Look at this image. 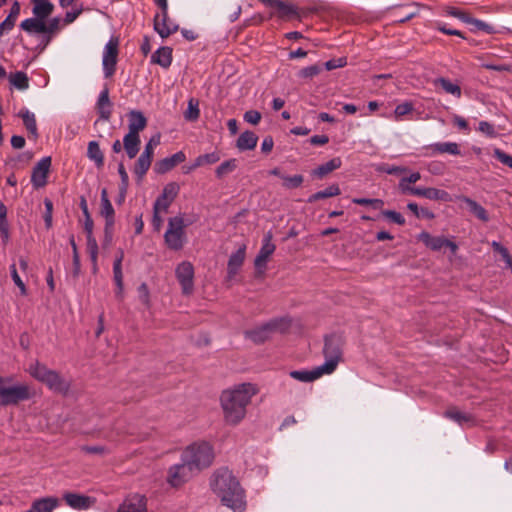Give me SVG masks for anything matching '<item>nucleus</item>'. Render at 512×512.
<instances>
[{"label": "nucleus", "mask_w": 512, "mask_h": 512, "mask_svg": "<svg viewBox=\"0 0 512 512\" xmlns=\"http://www.w3.org/2000/svg\"><path fill=\"white\" fill-rule=\"evenodd\" d=\"M258 392V387L252 383H241L224 390L220 396L224 421L228 425H238L245 418L247 406Z\"/></svg>", "instance_id": "nucleus-1"}, {"label": "nucleus", "mask_w": 512, "mask_h": 512, "mask_svg": "<svg viewBox=\"0 0 512 512\" xmlns=\"http://www.w3.org/2000/svg\"><path fill=\"white\" fill-rule=\"evenodd\" d=\"M210 487L224 506L234 512L245 511L247 506L245 491L229 469H217L210 478Z\"/></svg>", "instance_id": "nucleus-2"}, {"label": "nucleus", "mask_w": 512, "mask_h": 512, "mask_svg": "<svg viewBox=\"0 0 512 512\" xmlns=\"http://www.w3.org/2000/svg\"><path fill=\"white\" fill-rule=\"evenodd\" d=\"M29 374L37 381L45 384L51 391L61 395H67L71 383L63 378L56 370L49 369L46 365L35 361L29 365Z\"/></svg>", "instance_id": "nucleus-3"}, {"label": "nucleus", "mask_w": 512, "mask_h": 512, "mask_svg": "<svg viewBox=\"0 0 512 512\" xmlns=\"http://www.w3.org/2000/svg\"><path fill=\"white\" fill-rule=\"evenodd\" d=\"M213 459V448L207 442L193 443L181 454V461H186L197 472L209 467Z\"/></svg>", "instance_id": "nucleus-4"}, {"label": "nucleus", "mask_w": 512, "mask_h": 512, "mask_svg": "<svg viewBox=\"0 0 512 512\" xmlns=\"http://www.w3.org/2000/svg\"><path fill=\"white\" fill-rule=\"evenodd\" d=\"M11 381L12 377L0 376V406L17 405L33 396L27 384L8 386L7 384Z\"/></svg>", "instance_id": "nucleus-5"}, {"label": "nucleus", "mask_w": 512, "mask_h": 512, "mask_svg": "<svg viewBox=\"0 0 512 512\" xmlns=\"http://www.w3.org/2000/svg\"><path fill=\"white\" fill-rule=\"evenodd\" d=\"M342 346L343 341L340 336L333 334L325 337L323 348L325 362L320 367L326 374H331L336 370L342 357Z\"/></svg>", "instance_id": "nucleus-6"}, {"label": "nucleus", "mask_w": 512, "mask_h": 512, "mask_svg": "<svg viewBox=\"0 0 512 512\" xmlns=\"http://www.w3.org/2000/svg\"><path fill=\"white\" fill-rule=\"evenodd\" d=\"M184 219L180 216L172 217L168 221V228L164 234L167 247L171 250H181L186 242Z\"/></svg>", "instance_id": "nucleus-7"}, {"label": "nucleus", "mask_w": 512, "mask_h": 512, "mask_svg": "<svg viewBox=\"0 0 512 512\" xmlns=\"http://www.w3.org/2000/svg\"><path fill=\"white\" fill-rule=\"evenodd\" d=\"M290 324L291 321L288 318H277L267 322L261 327L246 332V335L254 343L260 344L268 340L273 332H286Z\"/></svg>", "instance_id": "nucleus-8"}, {"label": "nucleus", "mask_w": 512, "mask_h": 512, "mask_svg": "<svg viewBox=\"0 0 512 512\" xmlns=\"http://www.w3.org/2000/svg\"><path fill=\"white\" fill-rule=\"evenodd\" d=\"M197 473L186 461H181V463L169 467L166 481L170 486L179 488Z\"/></svg>", "instance_id": "nucleus-9"}, {"label": "nucleus", "mask_w": 512, "mask_h": 512, "mask_svg": "<svg viewBox=\"0 0 512 512\" xmlns=\"http://www.w3.org/2000/svg\"><path fill=\"white\" fill-rule=\"evenodd\" d=\"M275 250L276 245L273 243V233L268 231L263 236L262 246L254 260V267L257 277H262L265 274L267 262Z\"/></svg>", "instance_id": "nucleus-10"}, {"label": "nucleus", "mask_w": 512, "mask_h": 512, "mask_svg": "<svg viewBox=\"0 0 512 512\" xmlns=\"http://www.w3.org/2000/svg\"><path fill=\"white\" fill-rule=\"evenodd\" d=\"M194 274V266L189 261H182L175 268V276L184 296H190L194 292Z\"/></svg>", "instance_id": "nucleus-11"}, {"label": "nucleus", "mask_w": 512, "mask_h": 512, "mask_svg": "<svg viewBox=\"0 0 512 512\" xmlns=\"http://www.w3.org/2000/svg\"><path fill=\"white\" fill-rule=\"evenodd\" d=\"M119 40L117 37H111L106 43L103 51V71L106 78H110L116 71Z\"/></svg>", "instance_id": "nucleus-12"}, {"label": "nucleus", "mask_w": 512, "mask_h": 512, "mask_svg": "<svg viewBox=\"0 0 512 512\" xmlns=\"http://www.w3.org/2000/svg\"><path fill=\"white\" fill-rule=\"evenodd\" d=\"M100 215L105 218V238L108 241H111L115 224V210L109 200L108 192L105 188L101 190Z\"/></svg>", "instance_id": "nucleus-13"}, {"label": "nucleus", "mask_w": 512, "mask_h": 512, "mask_svg": "<svg viewBox=\"0 0 512 512\" xmlns=\"http://www.w3.org/2000/svg\"><path fill=\"white\" fill-rule=\"evenodd\" d=\"M161 12L154 17V30L161 38H167L178 31L179 26L168 16V5L160 8Z\"/></svg>", "instance_id": "nucleus-14"}, {"label": "nucleus", "mask_w": 512, "mask_h": 512, "mask_svg": "<svg viewBox=\"0 0 512 512\" xmlns=\"http://www.w3.org/2000/svg\"><path fill=\"white\" fill-rule=\"evenodd\" d=\"M179 190L180 187L176 182H170L166 184L162 190L161 195L156 199L154 203V210H162L163 213H166L172 202L177 197Z\"/></svg>", "instance_id": "nucleus-15"}, {"label": "nucleus", "mask_w": 512, "mask_h": 512, "mask_svg": "<svg viewBox=\"0 0 512 512\" xmlns=\"http://www.w3.org/2000/svg\"><path fill=\"white\" fill-rule=\"evenodd\" d=\"M51 168V157H43L32 170L31 182L35 188H42L47 184L48 174Z\"/></svg>", "instance_id": "nucleus-16"}, {"label": "nucleus", "mask_w": 512, "mask_h": 512, "mask_svg": "<svg viewBox=\"0 0 512 512\" xmlns=\"http://www.w3.org/2000/svg\"><path fill=\"white\" fill-rule=\"evenodd\" d=\"M63 500L74 510H87L95 503L94 498L74 492H65Z\"/></svg>", "instance_id": "nucleus-17"}, {"label": "nucleus", "mask_w": 512, "mask_h": 512, "mask_svg": "<svg viewBox=\"0 0 512 512\" xmlns=\"http://www.w3.org/2000/svg\"><path fill=\"white\" fill-rule=\"evenodd\" d=\"M118 512H148L147 499L140 494L130 495L119 506Z\"/></svg>", "instance_id": "nucleus-18"}, {"label": "nucleus", "mask_w": 512, "mask_h": 512, "mask_svg": "<svg viewBox=\"0 0 512 512\" xmlns=\"http://www.w3.org/2000/svg\"><path fill=\"white\" fill-rule=\"evenodd\" d=\"M427 151L426 156H434L436 154H451V155H460V146L455 142H438L434 144H430L424 147Z\"/></svg>", "instance_id": "nucleus-19"}, {"label": "nucleus", "mask_w": 512, "mask_h": 512, "mask_svg": "<svg viewBox=\"0 0 512 512\" xmlns=\"http://www.w3.org/2000/svg\"><path fill=\"white\" fill-rule=\"evenodd\" d=\"M186 155L183 151H179L170 157H166L156 162L154 169L158 174H165L172 170L176 165L184 162Z\"/></svg>", "instance_id": "nucleus-20"}, {"label": "nucleus", "mask_w": 512, "mask_h": 512, "mask_svg": "<svg viewBox=\"0 0 512 512\" xmlns=\"http://www.w3.org/2000/svg\"><path fill=\"white\" fill-rule=\"evenodd\" d=\"M411 195L423 197L429 200H439L443 202L451 201V196L448 192L442 189L433 187L419 188L411 191Z\"/></svg>", "instance_id": "nucleus-21"}, {"label": "nucleus", "mask_w": 512, "mask_h": 512, "mask_svg": "<svg viewBox=\"0 0 512 512\" xmlns=\"http://www.w3.org/2000/svg\"><path fill=\"white\" fill-rule=\"evenodd\" d=\"M245 253L246 247L243 245L230 256L227 265V281H231L238 273L245 260Z\"/></svg>", "instance_id": "nucleus-22"}, {"label": "nucleus", "mask_w": 512, "mask_h": 512, "mask_svg": "<svg viewBox=\"0 0 512 512\" xmlns=\"http://www.w3.org/2000/svg\"><path fill=\"white\" fill-rule=\"evenodd\" d=\"M128 132L139 134L147 126V118L139 110H131L128 114Z\"/></svg>", "instance_id": "nucleus-23"}, {"label": "nucleus", "mask_w": 512, "mask_h": 512, "mask_svg": "<svg viewBox=\"0 0 512 512\" xmlns=\"http://www.w3.org/2000/svg\"><path fill=\"white\" fill-rule=\"evenodd\" d=\"M96 107L102 120L108 121L111 118L112 103L109 98V89L107 87H104V89L100 92Z\"/></svg>", "instance_id": "nucleus-24"}, {"label": "nucleus", "mask_w": 512, "mask_h": 512, "mask_svg": "<svg viewBox=\"0 0 512 512\" xmlns=\"http://www.w3.org/2000/svg\"><path fill=\"white\" fill-rule=\"evenodd\" d=\"M18 116L22 119L23 125L29 133V137L36 140L39 137L36 117L33 112H30L27 108H22Z\"/></svg>", "instance_id": "nucleus-25"}, {"label": "nucleus", "mask_w": 512, "mask_h": 512, "mask_svg": "<svg viewBox=\"0 0 512 512\" xmlns=\"http://www.w3.org/2000/svg\"><path fill=\"white\" fill-rule=\"evenodd\" d=\"M59 504L56 497H44L33 501L27 512H52Z\"/></svg>", "instance_id": "nucleus-26"}, {"label": "nucleus", "mask_w": 512, "mask_h": 512, "mask_svg": "<svg viewBox=\"0 0 512 512\" xmlns=\"http://www.w3.org/2000/svg\"><path fill=\"white\" fill-rule=\"evenodd\" d=\"M141 145V139L139 134L127 133L123 138V148L129 159H133L137 156Z\"/></svg>", "instance_id": "nucleus-27"}, {"label": "nucleus", "mask_w": 512, "mask_h": 512, "mask_svg": "<svg viewBox=\"0 0 512 512\" xmlns=\"http://www.w3.org/2000/svg\"><path fill=\"white\" fill-rule=\"evenodd\" d=\"M172 48L168 46L158 48L151 56V63L157 64L165 69L172 63Z\"/></svg>", "instance_id": "nucleus-28"}, {"label": "nucleus", "mask_w": 512, "mask_h": 512, "mask_svg": "<svg viewBox=\"0 0 512 512\" xmlns=\"http://www.w3.org/2000/svg\"><path fill=\"white\" fill-rule=\"evenodd\" d=\"M289 375L300 382H313L320 378L323 375H326V373L321 370V367L318 366L314 368L313 370H294L289 373Z\"/></svg>", "instance_id": "nucleus-29"}, {"label": "nucleus", "mask_w": 512, "mask_h": 512, "mask_svg": "<svg viewBox=\"0 0 512 512\" xmlns=\"http://www.w3.org/2000/svg\"><path fill=\"white\" fill-rule=\"evenodd\" d=\"M123 258H124V252L122 249H119L117 252V256L115 258L114 264H113L114 281L117 286L116 295L118 297H122V294H123V274H122Z\"/></svg>", "instance_id": "nucleus-30"}, {"label": "nucleus", "mask_w": 512, "mask_h": 512, "mask_svg": "<svg viewBox=\"0 0 512 512\" xmlns=\"http://www.w3.org/2000/svg\"><path fill=\"white\" fill-rule=\"evenodd\" d=\"M418 239L422 241L426 247L431 249L432 251H440L445 247L447 238L443 236H432L428 232H421L418 235Z\"/></svg>", "instance_id": "nucleus-31"}, {"label": "nucleus", "mask_w": 512, "mask_h": 512, "mask_svg": "<svg viewBox=\"0 0 512 512\" xmlns=\"http://www.w3.org/2000/svg\"><path fill=\"white\" fill-rule=\"evenodd\" d=\"M152 160V155L148 154V152H142L137 161L135 162L134 173L139 181H141L148 172Z\"/></svg>", "instance_id": "nucleus-32"}, {"label": "nucleus", "mask_w": 512, "mask_h": 512, "mask_svg": "<svg viewBox=\"0 0 512 512\" xmlns=\"http://www.w3.org/2000/svg\"><path fill=\"white\" fill-rule=\"evenodd\" d=\"M258 142L257 135L252 131H244L237 139L236 147L240 151L253 150Z\"/></svg>", "instance_id": "nucleus-33"}, {"label": "nucleus", "mask_w": 512, "mask_h": 512, "mask_svg": "<svg viewBox=\"0 0 512 512\" xmlns=\"http://www.w3.org/2000/svg\"><path fill=\"white\" fill-rule=\"evenodd\" d=\"M20 27L28 33L44 34L46 33V23L40 18H28L21 22Z\"/></svg>", "instance_id": "nucleus-34"}, {"label": "nucleus", "mask_w": 512, "mask_h": 512, "mask_svg": "<svg viewBox=\"0 0 512 512\" xmlns=\"http://www.w3.org/2000/svg\"><path fill=\"white\" fill-rule=\"evenodd\" d=\"M458 199L465 203L469 207L470 212L473 213L479 220L483 222H487L489 220L486 209L475 200L467 196H460Z\"/></svg>", "instance_id": "nucleus-35"}, {"label": "nucleus", "mask_w": 512, "mask_h": 512, "mask_svg": "<svg viewBox=\"0 0 512 512\" xmlns=\"http://www.w3.org/2000/svg\"><path fill=\"white\" fill-rule=\"evenodd\" d=\"M342 165V161L339 157H335L328 162L318 166L315 170H313V175L318 178H323L327 174L331 173L332 171L340 168Z\"/></svg>", "instance_id": "nucleus-36"}, {"label": "nucleus", "mask_w": 512, "mask_h": 512, "mask_svg": "<svg viewBox=\"0 0 512 512\" xmlns=\"http://www.w3.org/2000/svg\"><path fill=\"white\" fill-rule=\"evenodd\" d=\"M275 9L277 16L281 19H289L298 16L297 7L291 3L278 0Z\"/></svg>", "instance_id": "nucleus-37"}, {"label": "nucleus", "mask_w": 512, "mask_h": 512, "mask_svg": "<svg viewBox=\"0 0 512 512\" xmlns=\"http://www.w3.org/2000/svg\"><path fill=\"white\" fill-rule=\"evenodd\" d=\"M87 156L88 158L95 163V165L100 168L104 165V155L100 149L98 142L91 141L88 144L87 148Z\"/></svg>", "instance_id": "nucleus-38"}, {"label": "nucleus", "mask_w": 512, "mask_h": 512, "mask_svg": "<svg viewBox=\"0 0 512 512\" xmlns=\"http://www.w3.org/2000/svg\"><path fill=\"white\" fill-rule=\"evenodd\" d=\"M340 193H341V190L339 188V185L332 184V185L328 186L326 189L318 191V192L310 195L308 198V202L314 203L321 199L338 196Z\"/></svg>", "instance_id": "nucleus-39"}, {"label": "nucleus", "mask_w": 512, "mask_h": 512, "mask_svg": "<svg viewBox=\"0 0 512 512\" xmlns=\"http://www.w3.org/2000/svg\"><path fill=\"white\" fill-rule=\"evenodd\" d=\"M421 179V175L419 172H413L408 177H403L399 181V189L403 194L411 195V191L415 189H419L420 187H414L410 184L416 183Z\"/></svg>", "instance_id": "nucleus-40"}, {"label": "nucleus", "mask_w": 512, "mask_h": 512, "mask_svg": "<svg viewBox=\"0 0 512 512\" xmlns=\"http://www.w3.org/2000/svg\"><path fill=\"white\" fill-rule=\"evenodd\" d=\"M435 86H441V88L448 94L454 95L456 97L461 96V88L459 85L452 83L450 80L440 77L434 80Z\"/></svg>", "instance_id": "nucleus-41"}, {"label": "nucleus", "mask_w": 512, "mask_h": 512, "mask_svg": "<svg viewBox=\"0 0 512 512\" xmlns=\"http://www.w3.org/2000/svg\"><path fill=\"white\" fill-rule=\"evenodd\" d=\"M444 416L455 421L459 425H463L465 423H470L473 421V418L470 414L463 413L455 408L446 410L444 412Z\"/></svg>", "instance_id": "nucleus-42"}, {"label": "nucleus", "mask_w": 512, "mask_h": 512, "mask_svg": "<svg viewBox=\"0 0 512 512\" xmlns=\"http://www.w3.org/2000/svg\"><path fill=\"white\" fill-rule=\"evenodd\" d=\"M237 168V160L235 158L222 162L215 170L216 177L222 179L226 175L232 173Z\"/></svg>", "instance_id": "nucleus-43"}, {"label": "nucleus", "mask_w": 512, "mask_h": 512, "mask_svg": "<svg viewBox=\"0 0 512 512\" xmlns=\"http://www.w3.org/2000/svg\"><path fill=\"white\" fill-rule=\"evenodd\" d=\"M10 83L19 90H25L29 87V80L26 73L17 71L9 76Z\"/></svg>", "instance_id": "nucleus-44"}, {"label": "nucleus", "mask_w": 512, "mask_h": 512, "mask_svg": "<svg viewBox=\"0 0 512 512\" xmlns=\"http://www.w3.org/2000/svg\"><path fill=\"white\" fill-rule=\"evenodd\" d=\"M53 4L49 1L36 3L33 7L35 17L45 20L53 11Z\"/></svg>", "instance_id": "nucleus-45"}, {"label": "nucleus", "mask_w": 512, "mask_h": 512, "mask_svg": "<svg viewBox=\"0 0 512 512\" xmlns=\"http://www.w3.org/2000/svg\"><path fill=\"white\" fill-rule=\"evenodd\" d=\"M199 101L195 98H190L188 101L187 110L184 112V117L188 121H195L199 118Z\"/></svg>", "instance_id": "nucleus-46"}, {"label": "nucleus", "mask_w": 512, "mask_h": 512, "mask_svg": "<svg viewBox=\"0 0 512 512\" xmlns=\"http://www.w3.org/2000/svg\"><path fill=\"white\" fill-rule=\"evenodd\" d=\"M220 160V154L216 151L199 155L195 159V166H205L217 163Z\"/></svg>", "instance_id": "nucleus-47"}, {"label": "nucleus", "mask_w": 512, "mask_h": 512, "mask_svg": "<svg viewBox=\"0 0 512 512\" xmlns=\"http://www.w3.org/2000/svg\"><path fill=\"white\" fill-rule=\"evenodd\" d=\"M352 202L361 206H371L374 210H382L384 201L379 198H353Z\"/></svg>", "instance_id": "nucleus-48"}, {"label": "nucleus", "mask_w": 512, "mask_h": 512, "mask_svg": "<svg viewBox=\"0 0 512 512\" xmlns=\"http://www.w3.org/2000/svg\"><path fill=\"white\" fill-rule=\"evenodd\" d=\"M281 179L283 181L282 185L286 189L298 188L302 185V183L304 181L303 176L300 174L293 175V176L284 175V176H281Z\"/></svg>", "instance_id": "nucleus-49"}, {"label": "nucleus", "mask_w": 512, "mask_h": 512, "mask_svg": "<svg viewBox=\"0 0 512 512\" xmlns=\"http://www.w3.org/2000/svg\"><path fill=\"white\" fill-rule=\"evenodd\" d=\"M375 170L377 172L386 173L389 175H399L401 173L406 172L407 169L405 167H401V166H395V165H389L386 163H381L376 166Z\"/></svg>", "instance_id": "nucleus-50"}, {"label": "nucleus", "mask_w": 512, "mask_h": 512, "mask_svg": "<svg viewBox=\"0 0 512 512\" xmlns=\"http://www.w3.org/2000/svg\"><path fill=\"white\" fill-rule=\"evenodd\" d=\"M87 250L90 255L91 261L93 262L94 269H97V258H98V244L93 236L87 237Z\"/></svg>", "instance_id": "nucleus-51"}, {"label": "nucleus", "mask_w": 512, "mask_h": 512, "mask_svg": "<svg viewBox=\"0 0 512 512\" xmlns=\"http://www.w3.org/2000/svg\"><path fill=\"white\" fill-rule=\"evenodd\" d=\"M414 107L411 102H404L396 106L394 110L395 119L401 120V118L413 111Z\"/></svg>", "instance_id": "nucleus-52"}, {"label": "nucleus", "mask_w": 512, "mask_h": 512, "mask_svg": "<svg viewBox=\"0 0 512 512\" xmlns=\"http://www.w3.org/2000/svg\"><path fill=\"white\" fill-rule=\"evenodd\" d=\"M382 215L389 219L391 222L398 224V225H404L405 224V218L403 215L399 212H396L394 210H380Z\"/></svg>", "instance_id": "nucleus-53"}, {"label": "nucleus", "mask_w": 512, "mask_h": 512, "mask_svg": "<svg viewBox=\"0 0 512 512\" xmlns=\"http://www.w3.org/2000/svg\"><path fill=\"white\" fill-rule=\"evenodd\" d=\"M10 272H11V277H12L15 285L20 289L21 295L25 296L27 294V289H26L24 282L22 281V279L20 278V276L17 272L15 264H12L10 266Z\"/></svg>", "instance_id": "nucleus-54"}, {"label": "nucleus", "mask_w": 512, "mask_h": 512, "mask_svg": "<svg viewBox=\"0 0 512 512\" xmlns=\"http://www.w3.org/2000/svg\"><path fill=\"white\" fill-rule=\"evenodd\" d=\"M469 25L474 26V30L484 31L488 34H491L494 32V28L491 25L487 24L486 22H484L482 20H479V19H476L473 17H471Z\"/></svg>", "instance_id": "nucleus-55"}, {"label": "nucleus", "mask_w": 512, "mask_h": 512, "mask_svg": "<svg viewBox=\"0 0 512 512\" xmlns=\"http://www.w3.org/2000/svg\"><path fill=\"white\" fill-rule=\"evenodd\" d=\"M320 71H321V68L318 65H311V66L302 68L299 71L298 76L300 78H304V79L313 78L316 75H318L320 73Z\"/></svg>", "instance_id": "nucleus-56"}, {"label": "nucleus", "mask_w": 512, "mask_h": 512, "mask_svg": "<svg viewBox=\"0 0 512 512\" xmlns=\"http://www.w3.org/2000/svg\"><path fill=\"white\" fill-rule=\"evenodd\" d=\"M493 156L500 161L502 164L508 166L512 169V156L505 153L503 150L499 148H495L493 150Z\"/></svg>", "instance_id": "nucleus-57"}, {"label": "nucleus", "mask_w": 512, "mask_h": 512, "mask_svg": "<svg viewBox=\"0 0 512 512\" xmlns=\"http://www.w3.org/2000/svg\"><path fill=\"white\" fill-rule=\"evenodd\" d=\"M45 205V213H44V222L47 229L52 226V213H53V203L50 199L44 200Z\"/></svg>", "instance_id": "nucleus-58"}, {"label": "nucleus", "mask_w": 512, "mask_h": 512, "mask_svg": "<svg viewBox=\"0 0 512 512\" xmlns=\"http://www.w3.org/2000/svg\"><path fill=\"white\" fill-rule=\"evenodd\" d=\"M435 27L438 31L442 32L443 34L458 36L465 39L464 34L460 30L447 28L446 25L442 22H436Z\"/></svg>", "instance_id": "nucleus-59"}, {"label": "nucleus", "mask_w": 512, "mask_h": 512, "mask_svg": "<svg viewBox=\"0 0 512 512\" xmlns=\"http://www.w3.org/2000/svg\"><path fill=\"white\" fill-rule=\"evenodd\" d=\"M244 120L249 124L257 125L261 120V114L256 110H249L245 112Z\"/></svg>", "instance_id": "nucleus-60"}, {"label": "nucleus", "mask_w": 512, "mask_h": 512, "mask_svg": "<svg viewBox=\"0 0 512 512\" xmlns=\"http://www.w3.org/2000/svg\"><path fill=\"white\" fill-rule=\"evenodd\" d=\"M0 236L4 244L9 241V223L7 218L0 219Z\"/></svg>", "instance_id": "nucleus-61"}, {"label": "nucleus", "mask_w": 512, "mask_h": 512, "mask_svg": "<svg viewBox=\"0 0 512 512\" xmlns=\"http://www.w3.org/2000/svg\"><path fill=\"white\" fill-rule=\"evenodd\" d=\"M160 143V135L157 134L150 138V140L146 143L143 152H148L150 155H154V148Z\"/></svg>", "instance_id": "nucleus-62"}, {"label": "nucleus", "mask_w": 512, "mask_h": 512, "mask_svg": "<svg viewBox=\"0 0 512 512\" xmlns=\"http://www.w3.org/2000/svg\"><path fill=\"white\" fill-rule=\"evenodd\" d=\"M479 131H481L482 133H484L490 137L496 136V131H495L494 126L487 121H481L479 123Z\"/></svg>", "instance_id": "nucleus-63"}, {"label": "nucleus", "mask_w": 512, "mask_h": 512, "mask_svg": "<svg viewBox=\"0 0 512 512\" xmlns=\"http://www.w3.org/2000/svg\"><path fill=\"white\" fill-rule=\"evenodd\" d=\"M15 23H16L15 19H11L10 16H7L5 18V20L0 24V37L4 33L9 32L10 30H12L13 27L15 26Z\"/></svg>", "instance_id": "nucleus-64"}]
</instances>
